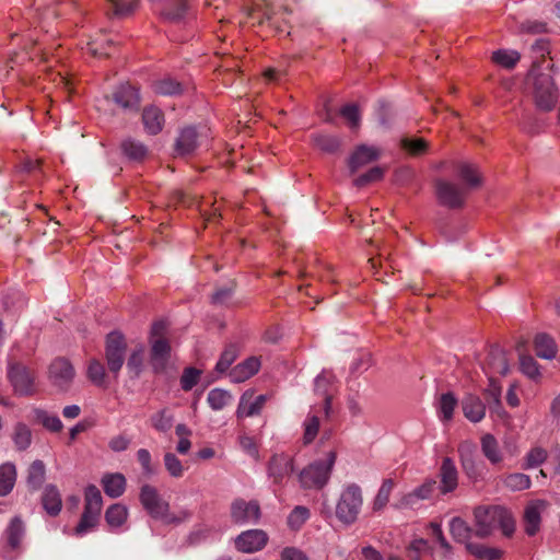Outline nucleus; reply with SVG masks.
Instances as JSON below:
<instances>
[{
    "instance_id": "nucleus-46",
    "label": "nucleus",
    "mask_w": 560,
    "mask_h": 560,
    "mask_svg": "<svg viewBox=\"0 0 560 560\" xmlns=\"http://www.w3.org/2000/svg\"><path fill=\"white\" fill-rule=\"evenodd\" d=\"M8 542L11 548L15 549L20 546L24 536V526L19 517H14L7 528Z\"/></svg>"
},
{
    "instance_id": "nucleus-60",
    "label": "nucleus",
    "mask_w": 560,
    "mask_h": 560,
    "mask_svg": "<svg viewBox=\"0 0 560 560\" xmlns=\"http://www.w3.org/2000/svg\"><path fill=\"white\" fill-rule=\"evenodd\" d=\"M137 459L141 465L144 475L151 476L155 474V468L152 464L151 454L147 448H139L137 451Z\"/></svg>"
},
{
    "instance_id": "nucleus-39",
    "label": "nucleus",
    "mask_w": 560,
    "mask_h": 560,
    "mask_svg": "<svg viewBox=\"0 0 560 560\" xmlns=\"http://www.w3.org/2000/svg\"><path fill=\"white\" fill-rule=\"evenodd\" d=\"M108 12L114 16L125 18L138 8V0H107Z\"/></svg>"
},
{
    "instance_id": "nucleus-23",
    "label": "nucleus",
    "mask_w": 560,
    "mask_h": 560,
    "mask_svg": "<svg viewBox=\"0 0 560 560\" xmlns=\"http://www.w3.org/2000/svg\"><path fill=\"white\" fill-rule=\"evenodd\" d=\"M199 145V133L194 127L182 129L176 143L175 151L179 155L190 154Z\"/></svg>"
},
{
    "instance_id": "nucleus-20",
    "label": "nucleus",
    "mask_w": 560,
    "mask_h": 560,
    "mask_svg": "<svg viewBox=\"0 0 560 560\" xmlns=\"http://www.w3.org/2000/svg\"><path fill=\"white\" fill-rule=\"evenodd\" d=\"M380 150L375 147L365 144L359 145L349 159V168L353 174L366 164L376 161L380 158Z\"/></svg>"
},
{
    "instance_id": "nucleus-52",
    "label": "nucleus",
    "mask_w": 560,
    "mask_h": 560,
    "mask_svg": "<svg viewBox=\"0 0 560 560\" xmlns=\"http://www.w3.org/2000/svg\"><path fill=\"white\" fill-rule=\"evenodd\" d=\"M547 458V451L542 447H533L525 456L523 468L530 469L541 465Z\"/></svg>"
},
{
    "instance_id": "nucleus-26",
    "label": "nucleus",
    "mask_w": 560,
    "mask_h": 560,
    "mask_svg": "<svg viewBox=\"0 0 560 560\" xmlns=\"http://www.w3.org/2000/svg\"><path fill=\"white\" fill-rule=\"evenodd\" d=\"M142 121L148 133L158 135L163 129L164 115L160 108L149 106L143 109Z\"/></svg>"
},
{
    "instance_id": "nucleus-15",
    "label": "nucleus",
    "mask_w": 560,
    "mask_h": 560,
    "mask_svg": "<svg viewBox=\"0 0 560 560\" xmlns=\"http://www.w3.org/2000/svg\"><path fill=\"white\" fill-rule=\"evenodd\" d=\"M155 10L168 21L180 20L187 10V0H151Z\"/></svg>"
},
{
    "instance_id": "nucleus-41",
    "label": "nucleus",
    "mask_w": 560,
    "mask_h": 560,
    "mask_svg": "<svg viewBox=\"0 0 560 560\" xmlns=\"http://www.w3.org/2000/svg\"><path fill=\"white\" fill-rule=\"evenodd\" d=\"M232 400L230 392L222 388H213L209 392L207 401L212 410H222Z\"/></svg>"
},
{
    "instance_id": "nucleus-57",
    "label": "nucleus",
    "mask_w": 560,
    "mask_h": 560,
    "mask_svg": "<svg viewBox=\"0 0 560 560\" xmlns=\"http://www.w3.org/2000/svg\"><path fill=\"white\" fill-rule=\"evenodd\" d=\"M400 143H401L402 149H405L412 155L422 154L425 152V150L428 148V143L421 138H418V139L402 138Z\"/></svg>"
},
{
    "instance_id": "nucleus-27",
    "label": "nucleus",
    "mask_w": 560,
    "mask_h": 560,
    "mask_svg": "<svg viewBox=\"0 0 560 560\" xmlns=\"http://www.w3.org/2000/svg\"><path fill=\"white\" fill-rule=\"evenodd\" d=\"M465 417L471 422H480L486 415V406L479 397L469 395L462 401Z\"/></svg>"
},
{
    "instance_id": "nucleus-59",
    "label": "nucleus",
    "mask_w": 560,
    "mask_h": 560,
    "mask_svg": "<svg viewBox=\"0 0 560 560\" xmlns=\"http://www.w3.org/2000/svg\"><path fill=\"white\" fill-rule=\"evenodd\" d=\"M340 115L349 122L351 128H358L360 126V112L355 104L345 105L340 109Z\"/></svg>"
},
{
    "instance_id": "nucleus-54",
    "label": "nucleus",
    "mask_w": 560,
    "mask_h": 560,
    "mask_svg": "<svg viewBox=\"0 0 560 560\" xmlns=\"http://www.w3.org/2000/svg\"><path fill=\"white\" fill-rule=\"evenodd\" d=\"M384 176V168L381 166H374L369 170L366 173L360 175L354 179V185L357 187H364L371 183L378 182Z\"/></svg>"
},
{
    "instance_id": "nucleus-30",
    "label": "nucleus",
    "mask_w": 560,
    "mask_h": 560,
    "mask_svg": "<svg viewBox=\"0 0 560 560\" xmlns=\"http://www.w3.org/2000/svg\"><path fill=\"white\" fill-rule=\"evenodd\" d=\"M167 325L164 320L155 322L152 325L150 332V341L152 345V349L154 351L158 350H170L171 345L166 339Z\"/></svg>"
},
{
    "instance_id": "nucleus-25",
    "label": "nucleus",
    "mask_w": 560,
    "mask_h": 560,
    "mask_svg": "<svg viewBox=\"0 0 560 560\" xmlns=\"http://www.w3.org/2000/svg\"><path fill=\"white\" fill-rule=\"evenodd\" d=\"M101 483L106 495L113 499L121 497L127 486L126 478L120 472L105 474Z\"/></svg>"
},
{
    "instance_id": "nucleus-13",
    "label": "nucleus",
    "mask_w": 560,
    "mask_h": 560,
    "mask_svg": "<svg viewBox=\"0 0 560 560\" xmlns=\"http://www.w3.org/2000/svg\"><path fill=\"white\" fill-rule=\"evenodd\" d=\"M113 101L125 110H137L140 105L139 91L130 84H121L113 93Z\"/></svg>"
},
{
    "instance_id": "nucleus-36",
    "label": "nucleus",
    "mask_w": 560,
    "mask_h": 560,
    "mask_svg": "<svg viewBox=\"0 0 560 560\" xmlns=\"http://www.w3.org/2000/svg\"><path fill=\"white\" fill-rule=\"evenodd\" d=\"M43 506L45 511L52 516L59 514L61 511V498L56 487H46L43 494Z\"/></svg>"
},
{
    "instance_id": "nucleus-17",
    "label": "nucleus",
    "mask_w": 560,
    "mask_h": 560,
    "mask_svg": "<svg viewBox=\"0 0 560 560\" xmlns=\"http://www.w3.org/2000/svg\"><path fill=\"white\" fill-rule=\"evenodd\" d=\"M266 401V395H259L257 397H254V393L252 390H246L241 397L238 408L236 411L237 417L243 418L258 415Z\"/></svg>"
},
{
    "instance_id": "nucleus-63",
    "label": "nucleus",
    "mask_w": 560,
    "mask_h": 560,
    "mask_svg": "<svg viewBox=\"0 0 560 560\" xmlns=\"http://www.w3.org/2000/svg\"><path fill=\"white\" fill-rule=\"evenodd\" d=\"M431 530V535L435 538V540L439 542L441 548L446 552L450 553L452 550L451 545L446 540V538L443 535L441 524L439 523H431L429 526Z\"/></svg>"
},
{
    "instance_id": "nucleus-49",
    "label": "nucleus",
    "mask_w": 560,
    "mask_h": 560,
    "mask_svg": "<svg viewBox=\"0 0 560 560\" xmlns=\"http://www.w3.org/2000/svg\"><path fill=\"white\" fill-rule=\"evenodd\" d=\"M467 550L477 558L485 560H498L501 557V550L479 544H467Z\"/></svg>"
},
{
    "instance_id": "nucleus-19",
    "label": "nucleus",
    "mask_w": 560,
    "mask_h": 560,
    "mask_svg": "<svg viewBox=\"0 0 560 560\" xmlns=\"http://www.w3.org/2000/svg\"><path fill=\"white\" fill-rule=\"evenodd\" d=\"M440 491L442 494L453 492L458 485V474L454 462L445 457L440 468Z\"/></svg>"
},
{
    "instance_id": "nucleus-56",
    "label": "nucleus",
    "mask_w": 560,
    "mask_h": 560,
    "mask_svg": "<svg viewBox=\"0 0 560 560\" xmlns=\"http://www.w3.org/2000/svg\"><path fill=\"white\" fill-rule=\"evenodd\" d=\"M313 141L317 148L330 153L335 152L340 145L338 138L328 135H315Z\"/></svg>"
},
{
    "instance_id": "nucleus-18",
    "label": "nucleus",
    "mask_w": 560,
    "mask_h": 560,
    "mask_svg": "<svg viewBox=\"0 0 560 560\" xmlns=\"http://www.w3.org/2000/svg\"><path fill=\"white\" fill-rule=\"evenodd\" d=\"M436 488V481L434 479H428L421 486L405 494L399 505L401 508H413L419 501L430 499Z\"/></svg>"
},
{
    "instance_id": "nucleus-58",
    "label": "nucleus",
    "mask_w": 560,
    "mask_h": 560,
    "mask_svg": "<svg viewBox=\"0 0 560 560\" xmlns=\"http://www.w3.org/2000/svg\"><path fill=\"white\" fill-rule=\"evenodd\" d=\"M100 517L83 512L79 524L74 529L77 536H83L91 532L98 523Z\"/></svg>"
},
{
    "instance_id": "nucleus-7",
    "label": "nucleus",
    "mask_w": 560,
    "mask_h": 560,
    "mask_svg": "<svg viewBox=\"0 0 560 560\" xmlns=\"http://www.w3.org/2000/svg\"><path fill=\"white\" fill-rule=\"evenodd\" d=\"M8 378L16 395L32 396L35 394V376L23 363L10 361L8 364Z\"/></svg>"
},
{
    "instance_id": "nucleus-21",
    "label": "nucleus",
    "mask_w": 560,
    "mask_h": 560,
    "mask_svg": "<svg viewBox=\"0 0 560 560\" xmlns=\"http://www.w3.org/2000/svg\"><path fill=\"white\" fill-rule=\"evenodd\" d=\"M260 368V361L256 357H249L243 362L232 368L229 372L230 381L242 383L255 375Z\"/></svg>"
},
{
    "instance_id": "nucleus-29",
    "label": "nucleus",
    "mask_w": 560,
    "mask_h": 560,
    "mask_svg": "<svg viewBox=\"0 0 560 560\" xmlns=\"http://www.w3.org/2000/svg\"><path fill=\"white\" fill-rule=\"evenodd\" d=\"M34 421L40 423L46 430L50 432H60L63 424L57 415L49 413L42 408H33L32 410Z\"/></svg>"
},
{
    "instance_id": "nucleus-4",
    "label": "nucleus",
    "mask_w": 560,
    "mask_h": 560,
    "mask_svg": "<svg viewBox=\"0 0 560 560\" xmlns=\"http://www.w3.org/2000/svg\"><path fill=\"white\" fill-rule=\"evenodd\" d=\"M336 458L337 453L329 451L325 458L314 460L307 465L299 475L301 487L304 489L324 488L330 479Z\"/></svg>"
},
{
    "instance_id": "nucleus-61",
    "label": "nucleus",
    "mask_w": 560,
    "mask_h": 560,
    "mask_svg": "<svg viewBox=\"0 0 560 560\" xmlns=\"http://www.w3.org/2000/svg\"><path fill=\"white\" fill-rule=\"evenodd\" d=\"M501 395H502V388L500 384L494 381L493 378H489V385L485 390V397L487 400V404L492 402L494 405L495 402L501 401Z\"/></svg>"
},
{
    "instance_id": "nucleus-62",
    "label": "nucleus",
    "mask_w": 560,
    "mask_h": 560,
    "mask_svg": "<svg viewBox=\"0 0 560 560\" xmlns=\"http://www.w3.org/2000/svg\"><path fill=\"white\" fill-rule=\"evenodd\" d=\"M126 342L121 332L115 330L106 337V350H125Z\"/></svg>"
},
{
    "instance_id": "nucleus-1",
    "label": "nucleus",
    "mask_w": 560,
    "mask_h": 560,
    "mask_svg": "<svg viewBox=\"0 0 560 560\" xmlns=\"http://www.w3.org/2000/svg\"><path fill=\"white\" fill-rule=\"evenodd\" d=\"M139 501L151 517L166 525H179L187 522L192 515L188 509L171 512L168 501L162 497L154 486L149 483L141 486Z\"/></svg>"
},
{
    "instance_id": "nucleus-42",
    "label": "nucleus",
    "mask_w": 560,
    "mask_h": 560,
    "mask_svg": "<svg viewBox=\"0 0 560 560\" xmlns=\"http://www.w3.org/2000/svg\"><path fill=\"white\" fill-rule=\"evenodd\" d=\"M521 56L516 50L499 49L493 51L492 61L505 69H513Z\"/></svg>"
},
{
    "instance_id": "nucleus-16",
    "label": "nucleus",
    "mask_w": 560,
    "mask_h": 560,
    "mask_svg": "<svg viewBox=\"0 0 560 560\" xmlns=\"http://www.w3.org/2000/svg\"><path fill=\"white\" fill-rule=\"evenodd\" d=\"M293 470L292 458L287 454H275L268 464V476L275 482H281Z\"/></svg>"
},
{
    "instance_id": "nucleus-43",
    "label": "nucleus",
    "mask_w": 560,
    "mask_h": 560,
    "mask_svg": "<svg viewBox=\"0 0 560 560\" xmlns=\"http://www.w3.org/2000/svg\"><path fill=\"white\" fill-rule=\"evenodd\" d=\"M457 399L452 393L442 394L439 400V416L443 421H450L453 418Z\"/></svg>"
},
{
    "instance_id": "nucleus-22",
    "label": "nucleus",
    "mask_w": 560,
    "mask_h": 560,
    "mask_svg": "<svg viewBox=\"0 0 560 560\" xmlns=\"http://www.w3.org/2000/svg\"><path fill=\"white\" fill-rule=\"evenodd\" d=\"M480 447L483 456L492 465H499L504 460V453L501 450L499 441L491 433H486L480 439Z\"/></svg>"
},
{
    "instance_id": "nucleus-44",
    "label": "nucleus",
    "mask_w": 560,
    "mask_h": 560,
    "mask_svg": "<svg viewBox=\"0 0 560 560\" xmlns=\"http://www.w3.org/2000/svg\"><path fill=\"white\" fill-rule=\"evenodd\" d=\"M458 176L469 186L477 187L480 185V176L475 165L463 162L458 164Z\"/></svg>"
},
{
    "instance_id": "nucleus-6",
    "label": "nucleus",
    "mask_w": 560,
    "mask_h": 560,
    "mask_svg": "<svg viewBox=\"0 0 560 560\" xmlns=\"http://www.w3.org/2000/svg\"><path fill=\"white\" fill-rule=\"evenodd\" d=\"M74 377L75 370L67 358L58 357L47 368V380L58 393L68 392Z\"/></svg>"
},
{
    "instance_id": "nucleus-9",
    "label": "nucleus",
    "mask_w": 560,
    "mask_h": 560,
    "mask_svg": "<svg viewBox=\"0 0 560 560\" xmlns=\"http://www.w3.org/2000/svg\"><path fill=\"white\" fill-rule=\"evenodd\" d=\"M315 393L323 398L324 413L326 417L331 411V401L335 392L337 390L336 376L330 371H323L314 383Z\"/></svg>"
},
{
    "instance_id": "nucleus-45",
    "label": "nucleus",
    "mask_w": 560,
    "mask_h": 560,
    "mask_svg": "<svg viewBox=\"0 0 560 560\" xmlns=\"http://www.w3.org/2000/svg\"><path fill=\"white\" fill-rule=\"evenodd\" d=\"M310 516L311 512L306 506L298 505L288 516V526L293 530H298L305 524Z\"/></svg>"
},
{
    "instance_id": "nucleus-48",
    "label": "nucleus",
    "mask_w": 560,
    "mask_h": 560,
    "mask_svg": "<svg viewBox=\"0 0 560 560\" xmlns=\"http://www.w3.org/2000/svg\"><path fill=\"white\" fill-rule=\"evenodd\" d=\"M394 486L395 483L392 479H385L383 481L373 502V509L375 511L384 509L385 505L388 503Z\"/></svg>"
},
{
    "instance_id": "nucleus-50",
    "label": "nucleus",
    "mask_w": 560,
    "mask_h": 560,
    "mask_svg": "<svg viewBox=\"0 0 560 560\" xmlns=\"http://www.w3.org/2000/svg\"><path fill=\"white\" fill-rule=\"evenodd\" d=\"M154 92L161 95H175L180 93V84L172 78H164L154 82Z\"/></svg>"
},
{
    "instance_id": "nucleus-40",
    "label": "nucleus",
    "mask_w": 560,
    "mask_h": 560,
    "mask_svg": "<svg viewBox=\"0 0 560 560\" xmlns=\"http://www.w3.org/2000/svg\"><path fill=\"white\" fill-rule=\"evenodd\" d=\"M504 486L511 491H522L530 488V477L523 472H512L504 477Z\"/></svg>"
},
{
    "instance_id": "nucleus-8",
    "label": "nucleus",
    "mask_w": 560,
    "mask_h": 560,
    "mask_svg": "<svg viewBox=\"0 0 560 560\" xmlns=\"http://www.w3.org/2000/svg\"><path fill=\"white\" fill-rule=\"evenodd\" d=\"M435 192L439 202L447 208H460L467 194L465 188L444 179L435 182Z\"/></svg>"
},
{
    "instance_id": "nucleus-31",
    "label": "nucleus",
    "mask_w": 560,
    "mask_h": 560,
    "mask_svg": "<svg viewBox=\"0 0 560 560\" xmlns=\"http://www.w3.org/2000/svg\"><path fill=\"white\" fill-rule=\"evenodd\" d=\"M103 505L101 491L94 485H90L85 489L84 513L100 517Z\"/></svg>"
},
{
    "instance_id": "nucleus-28",
    "label": "nucleus",
    "mask_w": 560,
    "mask_h": 560,
    "mask_svg": "<svg viewBox=\"0 0 560 560\" xmlns=\"http://www.w3.org/2000/svg\"><path fill=\"white\" fill-rule=\"evenodd\" d=\"M450 533L455 541L465 544L466 547L471 544L474 530L462 517L455 516L450 521Z\"/></svg>"
},
{
    "instance_id": "nucleus-47",
    "label": "nucleus",
    "mask_w": 560,
    "mask_h": 560,
    "mask_svg": "<svg viewBox=\"0 0 560 560\" xmlns=\"http://www.w3.org/2000/svg\"><path fill=\"white\" fill-rule=\"evenodd\" d=\"M88 378L96 386L98 387H105L106 386V380H105V369L104 365L96 361L91 360L88 365L86 371Z\"/></svg>"
},
{
    "instance_id": "nucleus-35",
    "label": "nucleus",
    "mask_w": 560,
    "mask_h": 560,
    "mask_svg": "<svg viewBox=\"0 0 560 560\" xmlns=\"http://www.w3.org/2000/svg\"><path fill=\"white\" fill-rule=\"evenodd\" d=\"M120 149L124 155L131 161H142L148 153V149L142 142L131 138L121 141Z\"/></svg>"
},
{
    "instance_id": "nucleus-11",
    "label": "nucleus",
    "mask_w": 560,
    "mask_h": 560,
    "mask_svg": "<svg viewBox=\"0 0 560 560\" xmlns=\"http://www.w3.org/2000/svg\"><path fill=\"white\" fill-rule=\"evenodd\" d=\"M268 541L267 534L261 529H249L240 534L235 539L237 550L252 553L262 549Z\"/></svg>"
},
{
    "instance_id": "nucleus-37",
    "label": "nucleus",
    "mask_w": 560,
    "mask_h": 560,
    "mask_svg": "<svg viewBox=\"0 0 560 560\" xmlns=\"http://www.w3.org/2000/svg\"><path fill=\"white\" fill-rule=\"evenodd\" d=\"M128 517V509L120 503L112 504L105 513V520L112 528L120 527Z\"/></svg>"
},
{
    "instance_id": "nucleus-38",
    "label": "nucleus",
    "mask_w": 560,
    "mask_h": 560,
    "mask_svg": "<svg viewBox=\"0 0 560 560\" xmlns=\"http://www.w3.org/2000/svg\"><path fill=\"white\" fill-rule=\"evenodd\" d=\"M150 422L153 429L165 433L173 427L174 415L168 409L163 408L151 416Z\"/></svg>"
},
{
    "instance_id": "nucleus-2",
    "label": "nucleus",
    "mask_w": 560,
    "mask_h": 560,
    "mask_svg": "<svg viewBox=\"0 0 560 560\" xmlns=\"http://www.w3.org/2000/svg\"><path fill=\"white\" fill-rule=\"evenodd\" d=\"M475 529L477 537L485 538L500 527L505 536L512 535L515 522L511 513L502 506H478L474 511Z\"/></svg>"
},
{
    "instance_id": "nucleus-14",
    "label": "nucleus",
    "mask_w": 560,
    "mask_h": 560,
    "mask_svg": "<svg viewBox=\"0 0 560 560\" xmlns=\"http://www.w3.org/2000/svg\"><path fill=\"white\" fill-rule=\"evenodd\" d=\"M325 417L324 407L313 406L303 421V443L311 444L318 434L322 418Z\"/></svg>"
},
{
    "instance_id": "nucleus-5",
    "label": "nucleus",
    "mask_w": 560,
    "mask_h": 560,
    "mask_svg": "<svg viewBox=\"0 0 560 560\" xmlns=\"http://www.w3.org/2000/svg\"><path fill=\"white\" fill-rule=\"evenodd\" d=\"M533 78V96L536 106L544 112L555 108L558 101V90L553 79L548 73H530Z\"/></svg>"
},
{
    "instance_id": "nucleus-33",
    "label": "nucleus",
    "mask_w": 560,
    "mask_h": 560,
    "mask_svg": "<svg viewBox=\"0 0 560 560\" xmlns=\"http://www.w3.org/2000/svg\"><path fill=\"white\" fill-rule=\"evenodd\" d=\"M11 438L18 451H26L32 444V430L24 422H18L13 427Z\"/></svg>"
},
{
    "instance_id": "nucleus-51",
    "label": "nucleus",
    "mask_w": 560,
    "mask_h": 560,
    "mask_svg": "<svg viewBox=\"0 0 560 560\" xmlns=\"http://www.w3.org/2000/svg\"><path fill=\"white\" fill-rule=\"evenodd\" d=\"M520 369L522 373L530 378H535L539 375V368L529 352H522L520 355Z\"/></svg>"
},
{
    "instance_id": "nucleus-3",
    "label": "nucleus",
    "mask_w": 560,
    "mask_h": 560,
    "mask_svg": "<svg viewBox=\"0 0 560 560\" xmlns=\"http://www.w3.org/2000/svg\"><path fill=\"white\" fill-rule=\"evenodd\" d=\"M363 506V492L355 482H348L341 487L336 501L335 516L343 525L354 524Z\"/></svg>"
},
{
    "instance_id": "nucleus-10",
    "label": "nucleus",
    "mask_w": 560,
    "mask_h": 560,
    "mask_svg": "<svg viewBox=\"0 0 560 560\" xmlns=\"http://www.w3.org/2000/svg\"><path fill=\"white\" fill-rule=\"evenodd\" d=\"M231 517L237 524L256 523L260 517V508L256 501L235 500L231 505Z\"/></svg>"
},
{
    "instance_id": "nucleus-32",
    "label": "nucleus",
    "mask_w": 560,
    "mask_h": 560,
    "mask_svg": "<svg viewBox=\"0 0 560 560\" xmlns=\"http://www.w3.org/2000/svg\"><path fill=\"white\" fill-rule=\"evenodd\" d=\"M16 480V468L12 463H4L0 465V497L8 495Z\"/></svg>"
},
{
    "instance_id": "nucleus-64",
    "label": "nucleus",
    "mask_w": 560,
    "mask_h": 560,
    "mask_svg": "<svg viewBox=\"0 0 560 560\" xmlns=\"http://www.w3.org/2000/svg\"><path fill=\"white\" fill-rule=\"evenodd\" d=\"M534 343L536 350H553L556 347L553 338L545 332L537 334Z\"/></svg>"
},
{
    "instance_id": "nucleus-55",
    "label": "nucleus",
    "mask_w": 560,
    "mask_h": 560,
    "mask_svg": "<svg viewBox=\"0 0 560 560\" xmlns=\"http://www.w3.org/2000/svg\"><path fill=\"white\" fill-rule=\"evenodd\" d=\"M201 371L195 368H186L180 376V387L185 392L192 389L198 384Z\"/></svg>"
},
{
    "instance_id": "nucleus-34",
    "label": "nucleus",
    "mask_w": 560,
    "mask_h": 560,
    "mask_svg": "<svg viewBox=\"0 0 560 560\" xmlns=\"http://www.w3.org/2000/svg\"><path fill=\"white\" fill-rule=\"evenodd\" d=\"M46 478V466L43 460H34L27 469L26 482L32 490H38Z\"/></svg>"
},
{
    "instance_id": "nucleus-12",
    "label": "nucleus",
    "mask_w": 560,
    "mask_h": 560,
    "mask_svg": "<svg viewBox=\"0 0 560 560\" xmlns=\"http://www.w3.org/2000/svg\"><path fill=\"white\" fill-rule=\"evenodd\" d=\"M548 506V502L545 500H533L528 502L524 511V523H525V532L533 536L535 535L540 527L541 513Z\"/></svg>"
},
{
    "instance_id": "nucleus-24",
    "label": "nucleus",
    "mask_w": 560,
    "mask_h": 560,
    "mask_svg": "<svg viewBox=\"0 0 560 560\" xmlns=\"http://www.w3.org/2000/svg\"><path fill=\"white\" fill-rule=\"evenodd\" d=\"M462 466L470 479H477L480 476V464L475 458V448L470 443H464L459 446Z\"/></svg>"
},
{
    "instance_id": "nucleus-53",
    "label": "nucleus",
    "mask_w": 560,
    "mask_h": 560,
    "mask_svg": "<svg viewBox=\"0 0 560 560\" xmlns=\"http://www.w3.org/2000/svg\"><path fill=\"white\" fill-rule=\"evenodd\" d=\"M164 466L166 471L173 478H180L185 472V468L178 457L173 453H166L164 455Z\"/></svg>"
}]
</instances>
